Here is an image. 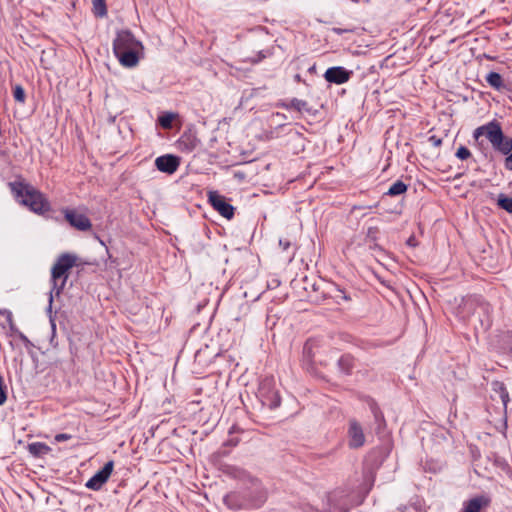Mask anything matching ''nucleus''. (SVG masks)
<instances>
[{
	"label": "nucleus",
	"mask_w": 512,
	"mask_h": 512,
	"mask_svg": "<svg viewBox=\"0 0 512 512\" xmlns=\"http://www.w3.org/2000/svg\"><path fill=\"white\" fill-rule=\"evenodd\" d=\"M78 257L72 253H63L58 256L56 262L54 263L51 269V285L52 288L49 292V305L47 308V313L51 316L52 313V303L54 295L59 296L63 291L66 282L69 277V270L76 265ZM50 323L53 334L56 331V324L52 317H50Z\"/></svg>",
	"instance_id": "nucleus-1"
},
{
	"label": "nucleus",
	"mask_w": 512,
	"mask_h": 512,
	"mask_svg": "<svg viewBox=\"0 0 512 512\" xmlns=\"http://www.w3.org/2000/svg\"><path fill=\"white\" fill-rule=\"evenodd\" d=\"M142 43L129 30L117 32L113 41V52L119 63L127 68L135 67L139 62Z\"/></svg>",
	"instance_id": "nucleus-2"
},
{
	"label": "nucleus",
	"mask_w": 512,
	"mask_h": 512,
	"mask_svg": "<svg viewBox=\"0 0 512 512\" xmlns=\"http://www.w3.org/2000/svg\"><path fill=\"white\" fill-rule=\"evenodd\" d=\"M8 186L15 199L32 212L44 214L51 210V205L46 196L32 185L22 181H14L10 182Z\"/></svg>",
	"instance_id": "nucleus-3"
},
{
	"label": "nucleus",
	"mask_w": 512,
	"mask_h": 512,
	"mask_svg": "<svg viewBox=\"0 0 512 512\" xmlns=\"http://www.w3.org/2000/svg\"><path fill=\"white\" fill-rule=\"evenodd\" d=\"M258 398L263 406H267L273 410L280 406L281 398L279 392L275 389L272 379H264L261 381L258 389Z\"/></svg>",
	"instance_id": "nucleus-4"
},
{
	"label": "nucleus",
	"mask_w": 512,
	"mask_h": 512,
	"mask_svg": "<svg viewBox=\"0 0 512 512\" xmlns=\"http://www.w3.org/2000/svg\"><path fill=\"white\" fill-rule=\"evenodd\" d=\"M503 135L501 125L496 120H493L485 125L476 128L473 132V137L478 140L481 136L486 138L491 143L492 147L498 145Z\"/></svg>",
	"instance_id": "nucleus-5"
},
{
	"label": "nucleus",
	"mask_w": 512,
	"mask_h": 512,
	"mask_svg": "<svg viewBox=\"0 0 512 512\" xmlns=\"http://www.w3.org/2000/svg\"><path fill=\"white\" fill-rule=\"evenodd\" d=\"M208 200L211 206L223 217L232 219L234 216L235 208L229 204L225 197L220 195L217 191H210Z\"/></svg>",
	"instance_id": "nucleus-6"
},
{
	"label": "nucleus",
	"mask_w": 512,
	"mask_h": 512,
	"mask_svg": "<svg viewBox=\"0 0 512 512\" xmlns=\"http://www.w3.org/2000/svg\"><path fill=\"white\" fill-rule=\"evenodd\" d=\"M114 462L108 461L103 468L94 474L85 484L88 489L98 491L108 481L113 471Z\"/></svg>",
	"instance_id": "nucleus-7"
},
{
	"label": "nucleus",
	"mask_w": 512,
	"mask_h": 512,
	"mask_svg": "<svg viewBox=\"0 0 512 512\" xmlns=\"http://www.w3.org/2000/svg\"><path fill=\"white\" fill-rule=\"evenodd\" d=\"M65 220L75 229L79 231H88L92 227L90 219L73 209H66L64 211Z\"/></svg>",
	"instance_id": "nucleus-8"
},
{
	"label": "nucleus",
	"mask_w": 512,
	"mask_h": 512,
	"mask_svg": "<svg viewBox=\"0 0 512 512\" xmlns=\"http://www.w3.org/2000/svg\"><path fill=\"white\" fill-rule=\"evenodd\" d=\"M365 444V434L361 425L354 419L349 421L348 446L358 449Z\"/></svg>",
	"instance_id": "nucleus-9"
},
{
	"label": "nucleus",
	"mask_w": 512,
	"mask_h": 512,
	"mask_svg": "<svg viewBox=\"0 0 512 512\" xmlns=\"http://www.w3.org/2000/svg\"><path fill=\"white\" fill-rule=\"evenodd\" d=\"M353 75V71L347 70L342 66L330 67L324 73V78L329 83L344 84L348 82Z\"/></svg>",
	"instance_id": "nucleus-10"
},
{
	"label": "nucleus",
	"mask_w": 512,
	"mask_h": 512,
	"mask_svg": "<svg viewBox=\"0 0 512 512\" xmlns=\"http://www.w3.org/2000/svg\"><path fill=\"white\" fill-rule=\"evenodd\" d=\"M157 169L167 174H173L180 165V159L171 154L159 156L155 160Z\"/></svg>",
	"instance_id": "nucleus-11"
},
{
	"label": "nucleus",
	"mask_w": 512,
	"mask_h": 512,
	"mask_svg": "<svg viewBox=\"0 0 512 512\" xmlns=\"http://www.w3.org/2000/svg\"><path fill=\"white\" fill-rule=\"evenodd\" d=\"M494 150L506 155L504 166L507 170L512 171V138L506 139L504 134L498 145L493 146Z\"/></svg>",
	"instance_id": "nucleus-12"
},
{
	"label": "nucleus",
	"mask_w": 512,
	"mask_h": 512,
	"mask_svg": "<svg viewBox=\"0 0 512 512\" xmlns=\"http://www.w3.org/2000/svg\"><path fill=\"white\" fill-rule=\"evenodd\" d=\"M490 499L485 495L476 496L464 502L463 512H480L482 508L488 507Z\"/></svg>",
	"instance_id": "nucleus-13"
},
{
	"label": "nucleus",
	"mask_w": 512,
	"mask_h": 512,
	"mask_svg": "<svg viewBox=\"0 0 512 512\" xmlns=\"http://www.w3.org/2000/svg\"><path fill=\"white\" fill-rule=\"evenodd\" d=\"M199 144V139L193 134H183L178 140V147L180 151L185 153L193 152Z\"/></svg>",
	"instance_id": "nucleus-14"
},
{
	"label": "nucleus",
	"mask_w": 512,
	"mask_h": 512,
	"mask_svg": "<svg viewBox=\"0 0 512 512\" xmlns=\"http://www.w3.org/2000/svg\"><path fill=\"white\" fill-rule=\"evenodd\" d=\"M339 370L348 375L354 368V357L350 354L342 355L337 362Z\"/></svg>",
	"instance_id": "nucleus-15"
},
{
	"label": "nucleus",
	"mask_w": 512,
	"mask_h": 512,
	"mask_svg": "<svg viewBox=\"0 0 512 512\" xmlns=\"http://www.w3.org/2000/svg\"><path fill=\"white\" fill-rule=\"evenodd\" d=\"M28 451L34 457H40L47 454L50 451V448L42 442H34L28 445Z\"/></svg>",
	"instance_id": "nucleus-16"
},
{
	"label": "nucleus",
	"mask_w": 512,
	"mask_h": 512,
	"mask_svg": "<svg viewBox=\"0 0 512 512\" xmlns=\"http://www.w3.org/2000/svg\"><path fill=\"white\" fill-rule=\"evenodd\" d=\"M486 81L491 87L495 88L498 91L506 87L503 82L502 76L497 72L488 73L486 76Z\"/></svg>",
	"instance_id": "nucleus-17"
},
{
	"label": "nucleus",
	"mask_w": 512,
	"mask_h": 512,
	"mask_svg": "<svg viewBox=\"0 0 512 512\" xmlns=\"http://www.w3.org/2000/svg\"><path fill=\"white\" fill-rule=\"evenodd\" d=\"M407 189L408 186L402 180H397L390 186V188L386 192V195L398 196L405 193Z\"/></svg>",
	"instance_id": "nucleus-18"
},
{
	"label": "nucleus",
	"mask_w": 512,
	"mask_h": 512,
	"mask_svg": "<svg viewBox=\"0 0 512 512\" xmlns=\"http://www.w3.org/2000/svg\"><path fill=\"white\" fill-rule=\"evenodd\" d=\"M177 117L176 113L173 112H165L159 116L158 122L164 129H170L172 127V123L174 119Z\"/></svg>",
	"instance_id": "nucleus-19"
},
{
	"label": "nucleus",
	"mask_w": 512,
	"mask_h": 512,
	"mask_svg": "<svg viewBox=\"0 0 512 512\" xmlns=\"http://www.w3.org/2000/svg\"><path fill=\"white\" fill-rule=\"evenodd\" d=\"M93 12L97 17H104L107 15L106 0H93Z\"/></svg>",
	"instance_id": "nucleus-20"
},
{
	"label": "nucleus",
	"mask_w": 512,
	"mask_h": 512,
	"mask_svg": "<svg viewBox=\"0 0 512 512\" xmlns=\"http://www.w3.org/2000/svg\"><path fill=\"white\" fill-rule=\"evenodd\" d=\"M492 385H493L494 391L499 393L500 399L502 400L504 406H506L509 401V394H508L504 384L496 381Z\"/></svg>",
	"instance_id": "nucleus-21"
},
{
	"label": "nucleus",
	"mask_w": 512,
	"mask_h": 512,
	"mask_svg": "<svg viewBox=\"0 0 512 512\" xmlns=\"http://www.w3.org/2000/svg\"><path fill=\"white\" fill-rule=\"evenodd\" d=\"M497 204L501 209L508 213H512V197H508L501 193L498 196Z\"/></svg>",
	"instance_id": "nucleus-22"
},
{
	"label": "nucleus",
	"mask_w": 512,
	"mask_h": 512,
	"mask_svg": "<svg viewBox=\"0 0 512 512\" xmlns=\"http://www.w3.org/2000/svg\"><path fill=\"white\" fill-rule=\"evenodd\" d=\"M379 228L378 227H369L366 233V242L370 243V248H376V240L378 238Z\"/></svg>",
	"instance_id": "nucleus-23"
},
{
	"label": "nucleus",
	"mask_w": 512,
	"mask_h": 512,
	"mask_svg": "<svg viewBox=\"0 0 512 512\" xmlns=\"http://www.w3.org/2000/svg\"><path fill=\"white\" fill-rule=\"evenodd\" d=\"M290 107L298 112L309 111L308 103L304 100L293 98L290 100Z\"/></svg>",
	"instance_id": "nucleus-24"
},
{
	"label": "nucleus",
	"mask_w": 512,
	"mask_h": 512,
	"mask_svg": "<svg viewBox=\"0 0 512 512\" xmlns=\"http://www.w3.org/2000/svg\"><path fill=\"white\" fill-rule=\"evenodd\" d=\"M13 97L19 103H24L26 99V94L21 85H16L13 89Z\"/></svg>",
	"instance_id": "nucleus-25"
},
{
	"label": "nucleus",
	"mask_w": 512,
	"mask_h": 512,
	"mask_svg": "<svg viewBox=\"0 0 512 512\" xmlns=\"http://www.w3.org/2000/svg\"><path fill=\"white\" fill-rule=\"evenodd\" d=\"M456 157L461 160H466L471 156L470 150L465 146H460L456 151Z\"/></svg>",
	"instance_id": "nucleus-26"
},
{
	"label": "nucleus",
	"mask_w": 512,
	"mask_h": 512,
	"mask_svg": "<svg viewBox=\"0 0 512 512\" xmlns=\"http://www.w3.org/2000/svg\"><path fill=\"white\" fill-rule=\"evenodd\" d=\"M7 400V390L3 378L0 375V405H3Z\"/></svg>",
	"instance_id": "nucleus-27"
},
{
	"label": "nucleus",
	"mask_w": 512,
	"mask_h": 512,
	"mask_svg": "<svg viewBox=\"0 0 512 512\" xmlns=\"http://www.w3.org/2000/svg\"><path fill=\"white\" fill-rule=\"evenodd\" d=\"M71 438H72V435L67 434V433H59V434H56L54 437L56 442L67 441V440H70Z\"/></svg>",
	"instance_id": "nucleus-28"
},
{
	"label": "nucleus",
	"mask_w": 512,
	"mask_h": 512,
	"mask_svg": "<svg viewBox=\"0 0 512 512\" xmlns=\"http://www.w3.org/2000/svg\"><path fill=\"white\" fill-rule=\"evenodd\" d=\"M429 142H430L433 146H435V147H439V146H441V144H442V139H441V138H438V137H437V136H435V135H432V136H430V137H429Z\"/></svg>",
	"instance_id": "nucleus-29"
},
{
	"label": "nucleus",
	"mask_w": 512,
	"mask_h": 512,
	"mask_svg": "<svg viewBox=\"0 0 512 512\" xmlns=\"http://www.w3.org/2000/svg\"><path fill=\"white\" fill-rule=\"evenodd\" d=\"M332 31L338 35H342L343 33H350V32H353V29L352 28H338V27H334L332 28Z\"/></svg>",
	"instance_id": "nucleus-30"
},
{
	"label": "nucleus",
	"mask_w": 512,
	"mask_h": 512,
	"mask_svg": "<svg viewBox=\"0 0 512 512\" xmlns=\"http://www.w3.org/2000/svg\"><path fill=\"white\" fill-rule=\"evenodd\" d=\"M266 57H267L266 53H265L264 51H260V52L258 53L257 58L252 59V60H251V62H252V63H258V62H260L261 60L265 59Z\"/></svg>",
	"instance_id": "nucleus-31"
},
{
	"label": "nucleus",
	"mask_w": 512,
	"mask_h": 512,
	"mask_svg": "<svg viewBox=\"0 0 512 512\" xmlns=\"http://www.w3.org/2000/svg\"><path fill=\"white\" fill-rule=\"evenodd\" d=\"M279 245L282 247V249L284 251L288 250V248L290 247V242L288 240H283V239H280L279 240Z\"/></svg>",
	"instance_id": "nucleus-32"
},
{
	"label": "nucleus",
	"mask_w": 512,
	"mask_h": 512,
	"mask_svg": "<svg viewBox=\"0 0 512 512\" xmlns=\"http://www.w3.org/2000/svg\"><path fill=\"white\" fill-rule=\"evenodd\" d=\"M373 413H374V416H375V420L376 421H379L380 419L383 418V415L382 413L378 410V408H373Z\"/></svg>",
	"instance_id": "nucleus-33"
},
{
	"label": "nucleus",
	"mask_w": 512,
	"mask_h": 512,
	"mask_svg": "<svg viewBox=\"0 0 512 512\" xmlns=\"http://www.w3.org/2000/svg\"><path fill=\"white\" fill-rule=\"evenodd\" d=\"M279 107H282V108H285V109H291L290 107V101L287 103V102H281V103H278L277 104Z\"/></svg>",
	"instance_id": "nucleus-34"
},
{
	"label": "nucleus",
	"mask_w": 512,
	"mask_h": 512,
	"mask_svg": "<svg viewBox=\"0 0 512 512\" xmlns=\"http://www.w3.org/2000/svg\"><path fill=\"white\" fill-rule=\"evenodd\" d=\"M339 292L343 294V296H342V297H343V299H345L346 301L351 300L350 296L346 295V294L344 293V291L339 290Z\"/></svg>",
	"instance_id": "nucleus-35"
},
{
	"label": "nucleus",
	"mask_w": 512,
	"mask_h": 512,
	"mask_svg": "<svg viewBox=\"0 0 512 512\" xmlns=\"http://www.w3.org/2000/svg\"><path fill=\"white\" fill-rule=\"evenodd\" d=\"M349 511V507H342L340 509V512H348Z\"/></svg>",
	"instance_id": "nucleus-36"
},
{
	"label": "nucleus",
	"mask_w": 512,
	"mask_h": 512,
	"mask_svg": "<svg viewBox=\"0 0 512 512\" xmlns=\"http://www.w3.org/2000/svg\"><path fill=\"white\" fill-rule=\"evenodd\" d=\"M483 310H484L485 312H488V310H489V305H488V304L483 305Z\"/></svg>",
	"instance_id": "nucleus-37"
},
{
	"label": "nucleus",
	"mask_w": 512,
	"mask_h": 512,
	"mask_svg": "<svg viewBox=\"0 0 512 512\" xmlns=\"http://www.w3.org/2000/svg\"><path fill=\"white\" fill-rule=\"evenodd\" d=\"M8 321L12 324V314L8 312Z\"/></svg>",
	"instance_id": "nucleus-38"
},
{
	"label": "nucleus",
	"mask_w": 512,
	"mask_h": 512,
	"mask_svg": "<svg viewBox=\"0 0 512 512\" xmlns=\"http://www.w3.org/2000/svg\"><path fill=\"white\" fill-rule=\"evenodd\" d=\"M295 80L299 82L301 80V76L299 74L295 75Z\"/></svg>",
	"instance_id": "nucleus-39"
},
{
	"label": "nucleus",
	"mask_w": 512,
	"mask_h": 512,
	"mask_svg": "<svg viewBox=\"0 0 512 512\" xmlns=\"http://www.w3.org/2000/svg\"><path fill=\"white\" fill-rule=\"evenodd\" d=\"M509 99L512 101V96H510Z\"/></svg>",
	"instance_id": "nucleus-40"
}]
</instances>
